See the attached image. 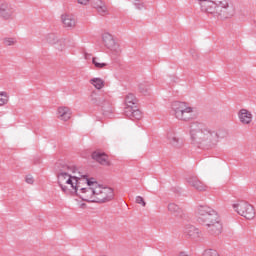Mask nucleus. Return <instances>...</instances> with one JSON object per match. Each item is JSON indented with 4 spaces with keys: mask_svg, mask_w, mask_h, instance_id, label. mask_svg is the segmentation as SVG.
<instances>
[{
    "mask_svg": "<svg viewBox=\"0 0 256 256\" xmlns=\"http://www.w3.org/2000/svg\"><path fill=\"white\" fill-rule=\"evenodd\" d=\"M179 256H189V255L187 253H185V252H180Z\"/></svg>",
    "mask_w": 256,
    "mask_h": 256,
    "instance_id": "f704fd0d",
    "label": "nucleus"
},
{
    "mask_svg": "<svg viewBox=\"0 0 256 256\" xmlns=\"http://www.w3.org/2000/svg\"><path fill=\"white\" fill-rule=\"evenodd\" d=\"M168 211L169 213H171V215H174V217H178V219H181V217H183V209L175 203L168 204Z\"/></svg>",
    "mask_w": 256,
    "mask_h": 256,
    "instance_id": "412c9836",
    "label": "nucleus"
},
{
    "mask_svg": "<svg viewBox=\"0 0 256 256\" xmlns=\"http://www.w3.org/2000/svg\"><path fill=\"white\" fill-rule=\"evenodd\" d=\"M103 43L107 49H117V43L115 42V39L113 38V35L109 33H104L102 36Z\"/></svg>",
    "mask_w": 256,
    "mask_h": 256,
    "instance_id": "aec40b11",
    "label": "nucleus"
},
{
    "mask_svg": "<svg viewBox=\"0 0 256 256\" xmlns=\"http://www.w3.org/2000/svg\"><path fill=\"white\" fill-rule=\"evenodd\" d=\"M14 15H15V6L9 2H2L1 19H3V21H13Z\"/></svg>",
    "mask_w": 256,
    "mask_h": 256,
    "instance_id": "f8f14e48",
    "label": "nucleus"
},
{
    "mask_svg": "<svg viewBox=\"0 0 256 256\" xmlns=\"http://www.w3.org/2000/svg\"><path fill=\"white\" fill-rule=\"evenodd\" d=\"M79 207H80V209H85L87 207V204L82 202L79 204Z\"/></svg>",
    "mask_w": 256,
    "mask_h": 256,
    "instance_id": "72a5a7b5",
    "label": "nucleus"
},
{
    "mask_svg": "<svg viewBox=\"0 0 256 256\" xmlns=\"http://www.w3.org/2000/svg\"><path fill=\"white\" fill-rule=\"evenodd\" d=\"M92 103L96 107H100L102 115H111L113 113V104L111 103V96L107 94L92 96Z\"/></svg>",
    "mask_w": 256,
    "mask_h": 256,
    "instance_id": "0eeeda50",
    "label": "nucleus"
},
{
    "mask_svg": "<svg viewBox=\"0 0 256 256\" xmlns=\"http://www.w3.org/2000/svg\"><path fill=\"white\" fill-rule=\"evenodd\" d=\"M91 6L96 9L99 15H107V5L103 0H90Z\"/></svg>",
    "mask_w": 256,
    "mask_h": 256,
    "instance_id": "a211bd4d",
    "label": "nucleus"
},
{
    "mask_svg": "<svg viewBox=\"0 0 256 256\" xmlns=\"http://www.w3.org/2000/svg\"><path fill=\"white\" fill-rule=\"evenodd\" d=\"M190 139L193 145H197L200 149H213L217 147L223 136L221 131L207 128L201 122H193L190 125Z\"/></svg>",
    "mask_w": 256,
    "mask_h": 256,
    "instance_id": "f257e3e1",
    "label": "nucleus"
},
{
    "mask_svg": "<svg viewBox=\"0 0 256 256\" xmlns=\"http://www.w3.org/2000/svg\"><path fill=\"white\" fill-rule=\"evenodd\" d=\"M90 0H78V3L80 5H87L89 3Z\"/></svg>",
    "mask_w": 256,
    "mask_h": 256,
    "instance_id": "473e14b6",
    "label": "nucleus"
},
{
    "mask_svg": "<svg viewBox=\"0 0 256 256\" xmlns=\"http://www.w3.org/2000/svg\"><path fill=\"white\" fill-rule=\"evenodd\" d=\"M46 41L47 43H50V45H55V43H63V40H57V36H55V34H48Z\"/></svg>",
    "mask_w": 256,
    "mask_h": 256,
    "instance_id": "b1692460",
    "label": "nucleus"
},
{
    "mask_svg": "<svg viewBox=\"0 0 256 256\" xmlns=\"http://www.w3.org/2000/svg\"><path fill=\"white\" fill-rule=\"evenodd\" d=\"M134 6H135L136 9H138L139 11H141L142 9H145V4H143L140 0H135V1H134Z\"/></svg>",
    "mask_w": 256,
    "mask_h": 256,
    "instance_id": "c756f323",
    "label": "nucleus"
},
{
    "mask_svg": "<svg viewBox=\"0 0 256 256\" xmlns=\"http://www.w3.org/2000/svg\"><path fill=\"white\" fill-rule=\"evenodd\" d=\"M234 211L241 215V217H245V219H255V208L247 201H238L237 203L232 205Z\"/></svg>",
    "mask_w": 256,
    "mask_h": 256,
    "instance_id": "9b49d317",
    "label": "nucleus"
},
{
    "mask_svg": "<svg viewBox=\"0 0 256 256\" xmlns=\"http://www.w3.org/2000/svg\"><path fill=\"white\" fill-rule=\"evenodd\" d=\"M82 192H80V199L82 201H87L88 203H95L97 197V180L94 178L93 180L88 181V184L85 188H81Z\"/></svg>",
    "mask_w": 256,
    "mask_h": 256,
    "instance_id": "6e6552de",
    "label": "nucleus"
},
{
    "mask_svg": "<svg viewBox=\"0 0 256 256\" xmlns=\"http://www.w3.org/2000/svg\"><path fill=\"white\" fill-rule=\"evenodd\" d=\"M136 203H138V205H142V207H145L147 205L145 199H143V197L141 196L136 197Z\"/></svg>",
    "mask_w": 256,
    "mask_h": 256,
    "instance_id": "7c9ffc66",
    "label": "nucleus"
},
{
    "mask_svg": "<svg viewBox=\"0 0 256 256\" xmlns=\"http://www.w3.org/2000/svg\"><path fill=\"white\" fill-rule=\"evenodd\" d=\"M124 103V115H126V117L132 119V121H135V119L137 121L143 119V113L137 108V97H135L133 93H129L125 97Z\"/></svg>",
    "mask_w": 256,
    "mask_h": 256,
    "instance_id": "39448f33",
    "label": "nucleus"
},
{
    "mask_svg": "<svg viewBox=\"0 0 256 256\" xmlns=\"http://www.w3.org/2000/svg\"><path fill=\"white\" fill-rule=\"evenodd\" d=\"M238 119L242 125H251V123H253V113L242 108L238 111Z\"/></svg>",
    "mask_w": 256,
    "mask_h": 256,
    "instance_id": "2eb2a0df",
    "label": "nucleus"
},
{
    "mask_svg": "<svg viewBox=\"0 0 256 256\" xmlns=\"http://www.w3.org/2000/svg\"><path fill=\"white\" fill-rule=\"evenodd\" d=\"M92 159H94V161H97V163H100V165H105L107 167L111 165V163L108 160L109 157L107 156V154H105V152H99V151L93 152Z\"/></svg>",
    "mask_w": 256,
    "mask_h": 256,
    "instance_id": "f3484780",
    "label": "nucleus"
},
{
    "mask_svg": "<svg viewBox=\"0 0 256 256\" xmlns=\"http://www.w3.org/2000/svg\"><path fill=\"white\" fill-rule=\"evenodd\" d=\"M200 5L202 13L211 19L225 21L233 17V6L229 0H196Z\"/></svg>",
    "mask_w": 256,
    "mask_h": 256,
    "instance_id": "f03ea898",
    "label": "nucleus"
},
{
    "mask_svg": "<svg viewBox=\"0 0 256 256\" xmlns=\"http://www.w3.org/2000/svg\"><path fill=\"white\" fill-rule=\"evenodd\" d=\"M95 178H89L87 175L78 172V175L73 176V186L70 188V193L80 196L83 193L82 189H85L89 185L88 181H93Z\"/></svg>",
    "mask_w": 256,
    "mask_h": 256,
    "instance_id": "1a4fd4ad",
    "label": "nucleus"
},
{
    "mask_svg": "<svg viewBox=\"0 0 256 256\" xmlns=\"http://www.w3.org/2000/svg\"><path fill=\"white\" fill-rule=\"evenodd\" d=\"M92 63L96 67V69H105V67H107V63L98 62L97 58H93Z\"/></svg>",
    "mask_w": 256,
    "mask_h": 256,
    "instance_id": "bb28decb",
    "label": "nucleus"
},
{
    "mask_svg": "<svg viewBox=\"0 0 256 256\" xmlns=\"http://www.w3.org/2000/svg\"><path fill=\"white\" fill-rule=\"evenodd\" d=\"M69 171L70 173H77V167L63 164L62 169L57 174L58 185L63 193H70L71 187H73L74 180Z\"/></svg>",
    "mask_w": 256,
    "mask_h": 256,
    "instance_id": "20e7f679",
    "label": "nucleus"
},
{
    "mask_svg": "<svg viewBox=\"0 0 256 256\" xmlns=\"http://www.w3.org/2000/svg\"><path fill=\"white\" fill-rule=\"evenodd\" d=\"M71 115V108L67 106H60L58 108V119L61 121H69V119H71Z\"/></svg>",
    "mask_w": 256,
    "mask_h": 256,
    "instance_id": "6ab92c4d",
    "label": "nucleus"
},
{
    "mask_svg": "<svg viewBox=\"0 0 256 256\" xmlns=\"http://www.w3.org/2000/svg\"><path fill=\"white\" fill-rule=\"evenodd\" d=\"M166 141L168 145L173 147L174 149H183V145H185V142L182 138H179L175 131L170 130L166 134Z\"/></svg>",
    "mask_w": 256,
    "mask_h": 256,
    "instance_id": "ddd939ff",
    "label": "nucleus"
},
{
    "mask_svg": "<svg viewBox=\"0 0 256 256\" xmlns=\"http://www.w3.org/2000/svg\"><path fill=\"white\" fill-rule=\"evenodd\" d=\"M149 85L146 83H142L139 85V91L142 93V95H147L149 93Z\"/></svg>",
    "mask_w": 256,
    "mask_h": 256,
    "instance_id": "a878e982",
    "label": "nucleus"
},
{
    "mask_svg": "<svg viewBox=\"0 0 256 256\" xmlns=\"http://www.w3.org/2000/svg\"><path fill=\"white\" fill-rule=\"evenodd\" d=\"M172 109L176 119H179V121H191L194 118L193 107H190L185 102H173Z\"/></svg>",
    "mask_w": 256,
    "mask_h": 256,
    "instance_id": "423d86ee",
    "label": "nucleus"
},
{
    "mask_svg": "<svg viewBox=\"0 0 256 256\" xmlns=\"http://www.w3.org/2000/svg\"><path fill=\"white\" fill-rule=\"evenodd\" d=\"M186 181H187L188 185H190V187H193V189H195L196 191L203 192V191H207V189H209V187H207V185H205V183H203L201 180H199V178L197 176H188L186 178Z\"/></svg>",
    "mask_w": 256,
    "mask_h": 256,
    "instance_id": "4468645a",
    "label": "nucleus"
},
{
    "mask_svg": "<svg viewBox=\"0 0 256 256\" xmlns=\"http://www.w3.org/2000/svg\"><path fill=\"white\" fill-rule=\"evenodd\" d=\"M9 103V93L1 92V105H7Z\"/></svg>",
    "mask_w": 256,
    "mask_h": 256,
    "instance_id": "cd10ccee",
    "label": "nucleus"
},
{
    "mask_svg": "<svg viewBox=\"0 0 256 256\" xmlns=\"http://www.w3.org/2000/svg\"><path fill=\"white\" fill-rule=\"evenodd\" d=\"M34 182L35 180L33 179V176H26V183H28L29 185H33Z\"/></svg>",
    "mask_w": 256,
    "mask_h": 256,
    "instance_id": "2f4dec72",
    "label": "nucleus"
},
{
    "mask_svg": "<svg viewBox=\"0 0 256 256\" xmlns=\"http://www.w3.org/2000/svg\"><path fill=\"white\" fill-rule=\"evenodd\" d=\"M198 223L206 225L210 235H221L223 231V223L221 217L215 209L207 205H198L195 210Z\"/></svg>",
    "mask_w": 256,
    "mask_h": 256,
    "instance_id": "7ed1b4c3",
    "label": "nucleus"
},
{
    "mask_svg": "<svg viewBox=\"0 0 256 256\" xmlns=\"http://www.w3.org/2000/svg\"><path fill=\"white\" fill-rule=\"evenodd\" d=\"M113 199H115V191L113 188L103 186L97 182L95 203H109V201H113Z\"/></svg>",
    "mask_w": 256,
    "mask_h": 256,
    "instance_id": "9d476101",
    "label": "nucleus"
},
{
    "mask_svg": "<svg viewBox=\"0 0 256 256\" xmlns=\"http://www.w3.org/2000/svg\"><path fill=\"white\" fill-rule=\"evenodd\" d=\"M90 83L95 87V89H103V87H105V81L101 78H92Z\"/></svg>",
    "mask_w": 256,
    "mask_h": 256,
    "instance_id": "5701e85b",
    "label": "nucleus"
},
{
    "mask_svg": "<svg viewBox=\"0 0 256 256\" xmlns=\"http://www.w3.org/2000/svg\"><path fill=\"white\" fill-rule=\"evenodd\" d=\"M15 43H17V40H15V38L3 39V45H5V47H11L12 45H15Z\"/></svg>",
    "mask_w": 256,
    "mask_h": 256,
    "instance_id": "393cba45",
    "label": "nucleus"
},
{
    "mask_svg": "<svg viewBox=\"0 0 256 256\" xmlns=\"http://www.w3.org/2000/svg\"><path fill=\"white\" fill-rule=\"evenodd\" d=\"M203 256H219V253L217 252V250L208 249L204 251Z\"/></svg>",
    "mask_w": 256,
    "mask_h": 256,
    "instance_id": "c85d7f7f",
    "label": "nucleus"
},
{
    "mask_svg": "<svg viewBox=\"0 0 256 256\" xmlns=\"http://www.w3.org/2000/svg\"><path fill=\"white\" fill-rule=\"evenodd\" d=\"M184 233L187 235V237H190V239H201L202 235L201 231L191 224L185 226Z\"/></svg>",
    "mask_w": 256,
    "mask_h": 256,
    "instance_id": "dca6fc26",
    "label": "nucleus"
},
{
    "mask_svg": "<svg viewBox=\"0 0 256 256\" xmlns=\"http://www.w3.org/2000/svg\"><path fill=\"white\" fill-rule=\"evenodd\" d=\"M62 23L64 27H68L69 29H73L75 27V18L71 15H62Z\"/></svg>",
    "mask_w": 256,
    "mask_h": 256,
    "instance_id": "4be33fe9",
    "label": "nucleus"
}]
</instances>
